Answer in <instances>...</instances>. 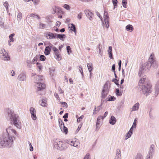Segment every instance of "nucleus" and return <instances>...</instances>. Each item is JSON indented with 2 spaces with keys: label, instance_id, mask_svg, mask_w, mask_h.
<instances>
[{
  "label": "nucleus",
  "instance_id": "55",
  "mask_svg": "<svg viewBox=\"0 0 159 159\" xmlns=\"http://www.w3.org/2000/svg\"><path fill=\"white\" fill-rule=\"evenodd\" d=\"M28 143L29 144L30 147V150L31 151H32L33 150V147L32 146V145H31V143L29 141L28 142Z\"/></svg>",
  "mask_w": 159,
  "mask_h": 159
},
{
  "label": "nucleus",
  "instance_id": "51",
  "mask_svg": "<svg viewBox=\"0 0 159 159\" xmlns=\"http://www.w3.org/2000/svg\"><path fill=\"white\" fill-rule=\"evenodd\" d=\"M54 57L57 60L59 61L61 60L59 54L56 55H54Z\"/></svg>",
  "mask_w": 159,
  "mask_h": 159
},
{
  "label": "nucleus",
  "instance_id": "32",
  "mask_svg": "<svg viewBox=\"0 0 159 159\" xmlns=\"http://www.w3.org/2000/svg\"><path fill=\"white\" fill-rule=\"evenodd\" d=\"M36 17V18H37L38 19H40V17L38 15H37V14H35V13H34H34H32V14H30V16H29V17Z\"/></svg>",
  "mask_w": 159,
  "mask_h": 159
},
{
  "label": "nucleus",
  "instance_id": "11",
  "mask_svg": "<svg viewBox=\"0 0 159 159\" xmlns=\"http://www.w3.org/2000/svg\"><path fill=\"white\" fill-rule=\"evenodd\" d=\"M44 79L42 75H36L34 78V82L35 83L38 82H40L42 81Z\"/></svg>",
  "mask_w": 159,
  "mask_h": 159
},
{
  "label": "nucleus",
  "instance_id": "49",
  "mask_svg": "<svg viewBox=\"0 0 159 159\" xmlns=\"http://www.w3.org/2000/svg\"><path fill=\"white\" fill-rule=\"evenodd\" d=\"M116 98L114 96H111L109 98L108 101H115L116 100Z\"/></svg>",
  "mask_w": 159,
  "mask_h": 159
},
{
  "label": "nucleus",
  "instance_id": "13",
  "mask_svg": "<svg viewBox=\"0 0 159 159\" xmlns=\"http://www.w3.org/2000/svg\"><path fill=\"white\" fill-rule=\"evenodd\" d=\"M46 36H48L49 37L48 38H47L48 39H53L57 38V34L56 33L53 34L49 32L47 34H46Z\"/></svg>",
  "mask_w": 159,
  "mask_h": 159
},
{
  "label": "nucleus",
  "instance_id": "34",
  "mask_svg": "<svg viewBox=\"0 0 159 159\" xmlns=\"http://www.w3.org/2000/svg\"><path fill=\"white\" fill-rule=\"evenodd\" d=\"M39 104L43 107H46V103L45 102V101L41 100L39 101Z\"/></svg>",
  "mask_w": 159,
  "mask_h": 159
},
{
  "label": "nucleus",
  "instance_id": "43",
  "mask_svg": "<svg viewBox=\"0 0 159 159\" xmlns=\"http://www.w3.org/2000/svg\"><path fill=\"white\" fill-rule=\"evenodd\" d=\"M79 144V142L78 141V140H75L74 141V143L73 144V146L75 147H77L78 146V145Z\"/></svg>",
  "mask_w": 159,
  "mask_h": 159
},
{
  "label": "nucleus",
  "instance_id": "24",
  "mask_svg": "<svg viewBox=\"0 0 159 159\" xmlns=\"http://www.w3.org/2000/svg\"><path fill=\"white\" fill-rule=\"evenodd\" d=\"M69 28H70V30L73 31L75 33H76V29L75 25L73 24H71L69 25Z\"/></svg>",
  "mask_w": 159,
  "mask_h": 159
},
{
  "label": "nucleus",
  "instance_id": "21",
  "mask_svg": "<svg viewBox=\"0 0 159 159\" xmlns=\"http://www.w3.org/2000/svg\"><path fill=\"white\" fill-rule=\"evenodd\" d=\"M108 13L106 11L104 10V21L107 22V20H109V16L108 15Z\"/></svg>",
  "mask_w": 159,
  "mask_h": 159
},
{
  "label": "nucleus",
  "instance_id": "48",
  "mask_svg": "<svg viewBox=\"0 0 159 159\" xmlns=\"http://www.w3.org/2000/svg\"><path fill=\"white\" fill-rule=\"evenodd\" d=\"M112 81L114 82L116 85H119L118 83V80H117L116 79H112Z\"/></svg>",
  "mask_w": 159,
  "mask_h": 159
},
{
  "label": "nucleus",
  "instance_id": "19",
  "mask_svg": "<svg viewBox=\"0 0 159 159\" xmlns=\"http://www.w3.org/2000/svg\"><path fill=\"white\" fill-rule=\"evenodd\" d=\"M116 120L115 117L113 116H111L109 120V123L112 125H114L116 123Z\"/></svg>",
  "mask_w": 159,
  "mask_h": 159
},
{
  "label": "nucleus",
  "instance_id": "47",
  "mask_svg": "<svg viewBox=\"0 0 159 159\" xmlns=\"http://www.w3.org/2000/svg\"><path fill=\"white\" fill-rule=\"evenodd\" d=\"M112 2L113 3L114 6V8H115L116 7L117 5V0H112Z\"/></svg>",
  "mask_w": 159,
  "mask_h": 159
},
{
  "label": "nucleus",
  "instance_id": "25",
  "mask_svg": "<svg viewBox=\"0 0 159 159\" xmlns=\"http://www.w3.org/2000/svg\"><path fill=\"white\" fill-rule=\"evenodd\" d=\"M58 122H59V127L61 130V131H62V127L64 125V123L63 122L62 120H61V119H58Z\"/></svg>",
  "mask_w": 159,
  "mask_h": 159
},
{
  "label": "nucleus",
  "instance_id": "31",
  "mask_svg": "<svg viewBox=\"0 0 159 159\" xmlns=\"http://www.w3.org/2000/svg\"><path fill=\"white\" fill-rule=\"evenodd\" d=\"M39 29H44L46 27V25L39 22Z\"/></svg>",
  "mask_w": 159,
  "mask_h": 159
},
{
  "label": "nucleus",
  "instance_id": "23",
  "mask_svg": "<svg viewBox=\"0 0 159 159\" xmlns=\"http://www.w3.org/2000/svg\"><path fill=\"white\" fill-rule=\"evenodd\" d=\"M139 103L137 102L133 106L132 108V111H137L139 109Z\"/></svg>",
  "mask_w": 159,
  "mask_h": 159
},
{
  "label": "nucleus",
  "instance_id": "9",
  "mask_svg": "<svg viewBox=\"0 0 159 159\" xmlns=\"http://www.w3.org/2000/svg\"><path fill=\"white\" fill-rule=\"evenodd\" d=\"M30 111L32 119L33 120H36L37 119V116H36V111L35 109L33 107H31L30 109Z\"/></svg>",
  "mask_w": 159,
  "mask_h": 159
},
{
  "label": "nucleus",
  "instance_id": "54",
  "mask_svg": "<svg viewBox=\"0 0 159 159\" xmlns=\"http://www.w3.org/2000/svg\"><path fill=\"white\" fill-rule=\"evenodd\" d=\"M61 104L63 106V107H64L65 106H66V108L67 107V104L65 102H61Z\"/></svg>",
  "mask_w": 159,
  "mask_h": 159
},
{
  "label": "nucleus",
  "instance_id": "29",
  "mask_svg": "<svg viewBox=\"0 0 159 159\" xmlns=\"http://www.w3.org/2000/svg\"><path fill=\"white\" fill-rule=\"evenodd\" d=\"M104 23L103 22L102 23L103 28L108 29L109 27V20H107V22L104 21Z\"/></svg>",
  "mask_w": 159,
  "mask_h": 159
},
{
  "label": "nucleus",
  "instance_id": "30",
  "mask_svg": "<svg viewBox=\"0 0 159 159\" xmlns=\"http://www.w3.org/2000/svg\"><path fill=\"white\" fill-rule=\"evenodd\" d=\"M39 58V56L36 55L34 57L32 60V61L31 63L32 64H34L35 63L36 61H37Z\"/></svg>",
  "mask_w": 159,
  "mask_h": 159
},
{
  "label": "nucleus",
  "instance_id": "20",
  "mask_svg": "<svg viewBox=\"0 0 159 159\" xmlns=\"http://www.w3.org/2000/svg\"><path fill=\"white\" fill-rule=\"evenodd\" d=\"M66 35L63 34H57V38L63 41L65 38Z\"/></svg>",
  "mask_w": 159,
  "mask_h": 159
},
{
  "label": "nucleus",
  "instance_id": "22",
  "mask_svg": "<svg viewBox=\"0 0 159 159\" xmlns=\"http://www.w3.org/2000/svg\"><path fill=\"white\" fill-rule=\"evenodd\" d=\"M126 30L129 32H132L134 30V28L132 25L129 24L126 26Z\"/></svg>",
  "mask_w": 159,
  "mask_h": 159
},
{
  "label": "nucleus",
  "instance_id": "26",
  "mask_svg": "<svg viewBox=\"0 0 159 159\" xmlns=\"http://www.w3.org/2000/svg\"><path fill=\"white\" fill-rule=\"evenodd\" d=\"M144 70L142 68V66H141L139 69L138 73V75L139 76L141 77L143 75V74L144 73Z\"/></svg>",
  "mask_w": 159,
  "mask_h": 159
},
{
  "label": "nucleus",
  "instance_id": "46",
  "mask_svg": "<svg viewBox=\"0 0 159 159\" xmlns=\"http://www.w3.org/2000/svg\"><path fill=\"white\" fill-rule=\"evenodd\" d=\"M36 65L37 66V67L39 68V70L42 69V66L40 63H39V62H37L36 63Z\"/></svg>",
  "mask_w": 159,
  "mask_h": 159
},
{
  "label": "nucleus",
  "instance_id": "37",
  "mask_svg": "<svg viewBox=\"0 0 159 159\" xmlns=\"http://www.w3.org/2000/svg\"><path fill=\"white\" fill-rule=\"evenodd\" d=\"M54 12L56 13H58L61 12V11L60 10V9L57 7H55V9H54Z\"/></svg>",
  "mask_w": 159,
  "mask_h": 159
},
{
  "label": "nucleus",
  "instance_id": "16",
  "mask_svg": "<svg viewBox=\"0 0 159 159\" xmlns=\"http://www.w3.org/2000/svg\"><path fill=\"white\" fill-rule=\"evenodd\" d=\"M133 127H131L129 131L127 133L126 135V138H125V139H127L131 137L132 134L133 133Z\"/></svg>",
  "mask_w": 159,
  "mask_h": 159
},
{
  "label": "nucleus",
  "instance_id": "3",
  "mask_svg": "<svg viewBox=\"0 0 159 159\" xmlns=\"http://www.w3.org/2000/svg\"><path fill=\"white\" fill-rule=\"evenodd\" d=\"M142 68L145 71H148L151 67L156 68L158 67V64L155 59L154 58L153 55H151L148 61L143 64L142 66Z\"/></svg>",
  "mask_w": 159,
  "mask_h": 159
},
{
  "label": "nucleus",
  "instance_id": "41",
  "mask_svg": "<svg viewBox=\"0 0 159 159\" xmlns=\"http://www.w3.org/2000/svg\"><path fill=\"white\" fill-rule=\"evenodd\" d=\"M66 50L69 54L71 52V48L70 46H66Z\"/></svg>",
  "mask_w": 159,
  "mask_h": 159
},
{
  "label": "nucleus",
  "instance_id": "42",
  "mask_svg": "<svg viewBox=\"0 0 159 159\" xmlns=\"http://www.w3.org/2000/svg\"><path fill=\"white\" fill-rule=\"evenodd\" d=\"M32 1L35 5H37L39 4L40 2V0H31Z\"/></svg>",
  "mask_w": 159,
  "mask_h": 159
},
{
  "label": "nucleus",
  "instance_id": "15",
  "mask_svg": "<svg viewBox=\"0 0 159 159\" xmlns=\"http://www.w3.org/2000/svg\"><path fill=\"white\" fill-rule=\"evenodd\" d=\"M114 159H121L120 151L119 149H117L116 150V156Z\"/></svg>",
  "mask_w": 159,
  "mask_h": 159
},
{
  "label": "nucleus",
  "instance_id": "45",
  "mask_svg": "<svg viewBox=\"0 0 159 159\" xmlns=\"http://www.w3.org/2000/svg\"><path fill=\"white\" fill-rule=\"evenodd\" d=\"M122 3L123 7L126 8V4H127V1L126 0H122Z\"/></svg>",
  "mask_w": 159,
  "mask_h": 159
},
{
  "label": "nucleus",
  "instance_id": "57",
  "mask_svg": "<svg viewBox=\"0 0 159 159\" xmlns=\"http://www.w3.org/2000/svg\"><path fill=\"white\" fill-rule=\"evenodd\" d=\"M4 23L2 19L0 17V26H3Z\"/></svg>",
  "mask_w": 159,
  "mask_h": 159
},
{
  "label": "nucleus",
  "instance_id": "17",
  "mask_svg": "<svg viewBox=\"0 0 159 159\" xmlns=\"http://www.w3.org/2000/svg\"><path fill=\"white\" fill-rule=\"evenodd\" d=\"M155 94H156V96H157L159 93V80H158L156 84L155 87Z\"/></svg>",
  "mask_w": 159,
  "mask_h": 159
},
{
  "label": "nucleus",
  "instance_id": "40",
  "mask_svg": "<svg viewBox=\"0 0 159 159\" xmlns=\"http://www.w3.org/2000/svg\"><path fill=\"white\" fill-rule=\"evenodd\" d=\"M63 128L62 129V131L63 132H64L66 134L68 132V129L67 128L64 126H63Z\"/></svg>",
  "mask_w": 159,
  "mask_h": 159
},
{
  "label": "nucleus",
  "instance_id": "50",
  "mask_svg": "<svg viewBox=\"0 0 159 159\" xmlns=\"http://www.w3.org/2000/svg\"><path fill=\"white\" fill-rule=\"evenodd\" d=\"M101 125L100 123H96V130L97 131V130H98L100 128V127Z\"/></svg>",
  "mask_w": 159,
  "mask_h": 159
},
{
  "label": "nucleus",
  "instance_id": "60",
  "mask_svg": "<svg viewBox=\"0 0 159 159\" xmlns=\"http://www.w3.org/2000/svg\"><path fill=\"white\" fill-rule=\"evenodd\" d=\"M108 114V112L107 111H106L105 112L103 116H102V120H103L104 118L107 116Z\"/></svg>",
  "mask_w": 159,
  "mask_h": 159
},
{
  "label": "nucleus",
  "instance_id": "2",
  "mask_svg": "<svg viewBox=\"0 0 159 159\" xmlns=\"http://www.w3.org/2000/svg\"><path fill=\"white\" fill-rule=\"evenodd\" d=\"M140 85L139 89L141 93L147 96L152 91V85L148 81L145 75L143 76L139 80V83Z\"/></svg>",
  "mask_w": 159,
  "mask_h": 159
},
{
  "label": "nucleus",
  "instance_id": "28",
  "mask_svg": "<svg viewBox=\"0 0 159 159\" xmlns=\"http://www.w3.org/2000/svg\"><path fill=\"white\" fill-rule=\"evenodd\" d=\"M102 105H100L98 106V107H97L96 108V107L94 108V110H93V114H94L95 113L96 114V111L97 112H98L101 109H102V108L101 107Z\"/></svg>",
  "mask_w": 159,
  "mask_h": 159
},
{
  "label": "nucleus",
  "instance_id": "59",
  "mask_svg": "<svg viewBox=\"0 0 159 159\" xmlns=\"http://www.w3.org/2000/svg\"><path fill=\"white\" fill-rule=\"evenodd\" d=\"M67 10L70 9V6L67 4H65L63 6Z\"/></svg>",
  "mask_w": 159,
  "mask_h": 159
},
{
  "label": "nucleus",
  "instance_id": "35",
  "mask_svg": "<svg viewBox=\"0 0 159 159\" xmlns=\"http://www.w3.org/2000/svg\"><path fill=\"white\" fill-rule=\"evenodd\" d=\"M66 142L67 143L73 146V144L74 143V141L72 139H68L66 140Z\"/></svg>",
  "mask_w": 159,
  "mask_h": 159
},
{
  "label": "nucleus",
  "instance_id": "12",
  "mask_svg": "<svg viewBox=\"0 0 159 159\" xmlns=\"http://www.w3.org/2000/svg\"><path fill=\"white\" fill-rule=\"evenodd\" d=\"M155 150V147L154 144H152L151 145L150 147L149 148V149L148 151V156L152 157V154L154 153Z\"/></svg>",
  "mask_w": 159,
  "mask_h": 159
},
{
  "label": "nucleus",
  "instance_id": "62",
  "mask_svg": "<svg viewBox=\"0 0 159 159\" xmlns=\"http://www.w3.org/2000/svg\"><path fill=\"white\" fill-rule=\"evenodd\" d=\"M47 46L49 47L50 50H51V49H52L54 47V46L51 43H49V46Z\"/></svg>",
  "mask_w": 159,
  "mask_h": 159
},
{
  "label": "nucleus",
  "instance_id": "4",
  "mask_svg": "<svg viewBox=\"0 0 159 159\" xmlns=\"http://www.w3.org/2000/svg\"><path fill=\"white\" fill-rule=\"evenodd\" d=\"M7 113L10 117L11 121L13 122L14 125L17 128L20 129L21 128V122L19 116L15 114L13 111L11 110L8 109Z\"/></svg>",
  "mask_w": 159,
  "mask_h": 159
},
{
  "label": "nucleus",
  "instance_id": "39",
  "mask_svg": "<svg viewBox=\"0 0 159 159\" xmlns=\"http://www.w3.org/2000/svg\"><path fill=\"white\" fill-rule=\"evenodd\" d=\"M116 93L117 96H121L122 94V93L119 91V90L118 89H116Z\"/></svg>",
  "mask_w": 159,
  "mask_h": 159
},
{
  "label": "nucleus",
  "instance_id": "14",
  "mask_svg": "<svg viewBox=\"0 0 159 159\" xmlns=\"http://www.w3.org/2000/svg\"><path fill=\"white\" fill-rule=\"evenodd\" d=\"M84 12L85 13L87 17L90 20H92L93 18L92 16H93V14L92 13L89 11L86 10H84Z\"/></svg>",
  "mask_w": 159,
  "mask_h": 159
},
{
  "label": "nucleus",
  "instance_id": "6",
  "mask_svg": "<svg viewBox=\"0 0 159 159\" xmlns=\"http://www.w3.org/2000/svg\"><path fill=\"white\" fill-rule=\"evenodd\" d=\"M0 57L2 60L5 61H8L10 59V56L8 53L4 48H2L0 50Z\"/></svg>",
  "mask_w": 159,
  "mask_h": 159
},
{
  "label": "nucleus",
  "instance_id": "27",
  "mask_svg": "<svg viewBox=\"0 0 159 159\" xmlns=\"http://www.w3.org/2000/svg\"><path fill=\"white\" fill-rule=\"evenodd\" d=\"M50 52L51 50L49 47L47 46L45 49L44 54L46 55H48L50 53Z\"/></svg>",
  "mask_w": 159,
  "mask_h": 159
},
{
  "label": "nucleus",
  "instance_id": "44",
  "mask_svg": "<svg viewBox=\"0 0 159 159\" xmlns=\"http://www.w3.org/2000/svg\"><path fill=\"white\" fill-rule=\"evenodd\" d=\"M39 57L40 60L41 61H44L46 59L45 57L43 55H40Z\"/></svg>",
  "mask_w": 159,
  "mask_h": 159
},
{
  "label": "nucleus",
  "instance_id": "10",
  "mask_svg": "<svg viewBox=\"0 0 159 159\" xmlns=\"http://www.w3.org/2000/svg\"><path fill=\"white\" fill-rule=\"evenodd\" d=\"M26 75L23 72L20 73L17 77V79L19 81H25L26 80Z\"/></svg>",
  "mask_w": 159,
  "mask_h": 159
},
{
  "label": "nucleus",
  "instance_id": "58",
  "mask_svg": "<svg viewBox=\"0 0 159 159\" xmlns=\"http://www.w3.org/2000/svg\"><path fill=\"white\" fill-rule=\"evenodd\" d=\"M136 121H137V120H136L135 119L134 120V123H133V125H132V127H133V128H135L136 126Z\"/></svg>",
  "mask_w": 159,
  "mask_h": 159
},
{
  "label": "nucleus",
  "instance_id": "52",
  "mask_svg": "<svg viewBox=\"0 0 159 159\" xmlns=\"http://www.w3.org/2000/svg\"><path fill=\"white\" fill-rule=\"evenodd\" d=\"M84 116L83 115H82L80 116L79 118H78L77 119V122H80L81 120L83 119V118H84Z\"/></svg>",
  "mask_w": 159,
  "mask_h": 159
},
{
  "label": "nucleus",
  "instance_id": "18",
  "mask_svg": "<svg viewBox=\"0 0 159 159\" xmlns=\"http://www.w3.org/2000/svg\"><path fill=\"white\" fill-rule=\"evenodd\" d=\"M107 51L108 52V54H109V57H110L111 59H113L112 53V47L111 46L109 47V48L108 49V50Z\"/></svg>",
  "mask_w": 159,
  "mask_h": 159
},
{
  "label": "nucleus",
  "instance_id": "63",
  "mask_svg": "<svg viewBox=\"0 0 159 159\" xmlns=\"http://www.w3.org/2000/svg\"><path fill=\"white\" fill-rule=\"evenodd\" d=\"M58 92L60 93H64V91H63L60 87H59L58 89Z\"/></svg>",
  "mask_w": 159,
  "mask_h": 159
},
{
  "label": "nucleus",
  "instance_id": "61",
  "mask_svg": "<svg viewBox=\"0 0 159 159\" xmlns=\"http://www.w3.org/2000/svg\"><path fill=\"white\" fill-rule=\"evenodd\" d=\"M82 13L81 12L79 13L78 15V18L79 19H81L82 18Z\"/></svg>",
  "mask_w": 159,
  "mask_h": 159
},
{
  "label": "nucleus",
  "instance_id": "33",
  "mask_svg": "<svg viewBox=\"0 0 159 159\" xmlns=\"http://www.w3.org/2000/svg\"><path fill=\"white\" fill-rule=\"evenodd\" d=\"M87 66L89 72H91L93 70V65L91 63L87 64Z\"/></svg>",
  "mask_w": 159,
  "mask_h": 159
},
{
  "label": "nucleus",
  "instance_id": "56",
  "mask_svg": "<svg viewBox=\"0 0 159 159\" xmlns=\"http://www.w3.org/2000/svg\"><path fill=\"white\" fill-rule=\"evenodd\" d=\"M3 5L4 6L6 7V9H8V4L7 2H4V4H3Z\"/></svg>",
  "mask_w": 159,
  "mask_h": 159
},
{
  "label": "nucleus",
  "instance_id": "38",
  "mask_svg": "<svg viewBox=\"0 0 159 159\" xmlns=\"http://www.w3.org/2000/svg\"><path fill=\"white\" fill-rule=\"evenodd\" d=\"M102 48V45L101 44H99L98 46V49H99V53L101 55H102V51L101 50V49Z\"/></svg>",
  "mask_w": 159,
  "mask_h": 159
},
{
  "label": "nucleus",
  "instance_id": "53",
  "mask_svg": "<svg viewBox=\"0 0 159 159\" xmlns=\"http://www.w3.org/2000/svg\"><path fill=\"white\" fill-rule=\"evenodd\" d=\"M22 16V13L20 12L17 15V16L18 18L20 20Z\"/></svg>",
  "mask_w": 159,
  "mask_h": 159
},
{
  "label": "nucleus",
  "instance_id": "8",
  "mask_svg": "<svg viewBox=\"0 0 159 159\" xmlns=\"http://www.w3.org/2000/svg\"><path fill=\"white\" fill-rule=\"evenodd\" d=\"M109 92V87L108 84L106 83L103 87L101 97L102 98H105Z\"/></svg>",
  "mask_w": 159,
  "mask_h": 159
},
{
  "label": "nucleus",
  "instance_id": "1",
  "mask_svg": "<svg viewBox=\"0 0 159 159\" xmlns=\"http://www.w3.org/2000/svg\"><path fill=\"white\" fill-rule=\"evenodd\" d=\"M17 133L11 126H9L6 129V131L0 136V148H9L13 145L15 139V135Z\"/></svg>",
  "mask_w": 159,
  "mask_h": 159
},
{
  "label": "nucleus",
  "instance_id": "7",
  "mask_svg": "<svg viewBox=\"0 0 159 159\" xmlns=\"http://www.w3.org/2000/svg\"><path fill=\"white\" fill-rule=\"evenodd\" d=\"M35 86L37 87L36 91V93L39 95H42V93L40 92L42 91L45 88V85L44 84L41 82L36 83Z\"/></svg>",
  "mask_w": 159,
  "mask_h": 159
},
{
  "label": "nucleus",
  "instance_id": "36",
  "mask_svg": "<svg viewBox=\"0 0 159 159\" xmlns=\"http://www.w3.org/2000/svg\"><path fill=\"white\" fill-rule=\"evenodd\" d=\"M134 159H143L142 155L140 153L138 154Z\"/></svg>",
  "mask_w": 159,
  "mask_h": 159
},
{
  "label": "nucleus",
  "instance_id": "64",
  "mask_svg": "<svg viewBox=\"0 0 159 159\" xmlns=\"http://www.w3.org/2000/svg\"><path fill=\"white\" fill-rule=\"evenodd\" d=\"M89 153H87L86 154L84 158V159H89Z\"/></svg>",
  "mask_w": 159,
  "mask_h": 159
},
{
  "label": "nucleus",
  "instance_id": "5",
  "mask_svg": "<svg viewBox=\"0 0 159 159\" xmlns=\"http://www.w3.org/2000/svg\"><path fill=\"white\" fill-rule=\"evenodd\" d=\"M54 145L56 149L61 151H63L67 148L66 147L65 143H64L58 140L54 142Z\"/></svg>",
  "mask_w": 159,
  "mask_h": 159
}]
</instances>
